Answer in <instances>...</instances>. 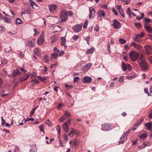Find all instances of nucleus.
Returning a JSON list of instances; mask_svg holds the SVG:
<instances>
[{
    "mask_svg": "<svg viewBox=\"0 0 152 152\" xmlns=\"http://www.w3.org/2000/svg\"><path fill=\"white\" fill-rule=\"evenodd\" d=\"M129 56L130 59L133 61H135L138 59L139 54L137 52L132 51L130 52Z\"/></svg>",
    "mask_w": 152,
    "mask_h": 152,
    "instance_id": "obj_1",
    "label": "nucleus"
},
{
    "mask_svg": "<svg viewBox=\"0 0 152 152\" xmlns=\"http://www.w3.org/2000/svg\"><path fill=\"white\" fill-rule=\"evenodd\" d=\"M61 22L66 21L68 19V15L66 11L64 10L61 11L60 15Z\"/></svg>",
    "mask_w": 152,
    "mask_h": 152,
    "instance_id": "obj_2",
    "label": "nucleus"
},
{
    "mask_svg": "<svg viewBox=\"0 0 152 152\" xmlns=\"http://www.w3.org/2000/svg\"><path fill=\"white\" fill-rule=\"evenodd\" d=\"M139 63L143 71H147L149 69V66L145 61H142Z\"/></svg>",
    "mask_w": 152,
    "mask_h": 152,
    "instance_id": "obj_3",
    "label": "nucleus"
},
{
    "mask_svg": "<svg viewBox=\"0 0 152 152\" xmlns=\"http://www.w3.org/2000/svg\"><path fill=\"white\" fill-rule=\"evenodd\" d=\"M143 121V118H141L139 119L137 121V122L133 125L132 128L133 130L136 129L141 124L142 122Z\"/></svg>",
    "mask_w": 152,
    "mask_h": 152,
    "instance_id": "obj_4",
    "label": "nucleus"
},
{
    "mask_svg": "<svg viewBox=\"0 0 152 152\" xmlns=\"http://www.w3.org/2000/svg\"><path fill=\"white\" fill-rule=\"evenodd\" d=\"M71 119H69L66 122H65L62 125V128L64 132L67 133L69 132V127L68 125L70 123Z\"/></svg>",
    "mask_w": 152,
    "mask_h": 152,
    "instance_id": "obj_5",
    "label": "nucleus"
},
{
    "mask_svg": "<svg viewBox=\"0 0 152 152\" xmlns=\"http://www.w3.org/2000/svg\"><path fill=\"white\" fill-rule=\"evenodd\" d=\"M83 26V24H77L72 27V29L75 32L78 33L80 31Z\"/></svg>",
    "mask_w": 152,
    "mask_h": 152,
    "instance_id": "obj_6",
    "label": "nucleus"
},
{
    "mask_svg": "<svg viewBox=\"0 0 152 152\" xmlns=\"http://www.w3.org/2000/svg\"><path fill=\"white\" fill-rule=\"evenodd\" d=\"M44 35L45 34L44 32H42L37 40V43L38 45H40L43 44L44 41Z\"/></svg>",
    "mask_w": 152,
    "mask_h": 152,
    "instance_id": "obj_7",
    "label": "nucleus"
},
{
    "mask_svg": "<svg viewBox=\"0 0 152 152\" xmlns=\"http://www.w3.org/2000/svg\"><path fill=\"white\" fill-rule=\"evenodd\" d=\"M112 129V127L110 124H104L102 126V129L103 131H108Z\"/></svg>",
    "mask_w": 152,
    "mask_h": 152,
    "instance_id": "obj_8",
    "label": "nucleus"
},
{
    "mask_svg": "<svg viewBox=\"0 0 152 152\" xmlns=\"http://www.w3.org/2000/svg\"><path fill=\"white\" fill-rule=\"evenodd\" d=\"M112 25L115 29L120 28L121 27V25L120 23L116 19H115L113 20V23Z\"/></svg>",
    "mask_w": 152,
    "mask_h": 152,
    "instance_id": "obj_9",
    "label": "nucleus"
},
{
    "mask_svg": "<svg viewBox=\"0 0 152 152\" xmlns=\"http://www.w3.org/2000/svg\"><path fill=\"white\" fill-rule=\"evenodd\" d=\"M145 48L147 53L148 54H150L152 52V47L150 45H146L145 46Z\"/></svg>",
    "mask_w": 152,
    "mask_h": 152,
    "instance_id": "obj_10",
    "label": "nucleus"
},
{
    "mask_svg": "<svg viewBox=\"0 0 152 152\" xmlns=\"http://www.w3.org/2000/svg\"><path fill=\"white\" fill-rule=\"evenodd\" d=\"M92 79L88 76H85L83 79V82L84 83H90Z\"/></svg>",
    "mask_w": 152,
    "mask_h": 152,
    "instance_id": "obj_11",
    "label": "nucleus"
},
{
    "mask_svg": "<svg viewBox=\"0 0 152 152\" xmlns=\"http://www.w3.org/2000/svg\"><path fill=\"white\" fill-rule=\"evenodd\" d=\"M145 126L146 127L147 130L150 131L152 130V122L145 123Z\"/></svg>",
    "mask_w": 152,
    "mask_h": 152,
    "instance_id": "obj_12",
    "label": "nucleus"
},
{
    "mask_svg": "<svg viewBox=\"0 0 152 152\" xmlns=\"http://www.w3.org/2000/svg\"><path fill=\"white\" fill-rule=\"evenodd\" d=\"M57 8V6L55 4H51L48 6V9L51 12H53Z\"/></svg>",
    "mask_w": 152,
    "mask_h": 152,
    "instance_id": "obj_13",
    "label": "nucleus"
},
{
    "mask_svg": "<svg viewBox=\"0 0 152 152\" xmlns=\"http://www.w3.org/2000/svg\"><path fill=\"white\" fill-rule=\"evenodd\" d=\"M30 76V75H27V74L24 75V76H20V81H23L26 80Z\"/></svg>",
    "mask_w": 152,
    "mask_h": 152,
    "instance_id": "obj_14",
    "label": "nucleus"
},
{
    "mask_svg": "<svg viewBox=\"0 0 152 152\" xmlns=\"http://www.w3.org/2000/svg\"><path fill=\"white\" fill-rule=\"evenodd\" d=\"M130 45H133L137 50H138L141 49L142 48L141 45L134 42H132Z\"/></svg>",
    "mask_w": 152,
    "mask_h": 152,
    "instance_id": "obj_15",
    "label": "nucleus"
},
{
    "mask_svg": "<svg viewBox=\"0 0 152 152\" xmlns=\"http://www.w3.org/2000/svg\"><path fill=\"white\" fill-rule=\"evenodd\" d=\"M20 74V73L19 71V70L16 69L13 70L12 73V75L13 77H16Z\"/></svg>",
    "mask_w": 152,
    "mask_h": 152,
    "instance_id": "obj_16",
    "label": "nucleus"
},
{
    "mask_svg": "<svg viewBox=\"0 0 152 152\" xmlns=\"http://www.w3.org/2000/svg\"><path fill=\"white\" fill-rule=\"evenodd\" d=\"M131 129H129L126 133L124 132L122 137L120 138V139L122 140L126 138Z\"/></svg>",
    "mask_w": 152,
    "mask_h": 152,
    "instance_id": "obj_17",
    "label": "nucleus"
},
{
    "mask_svg": "<svg viewBox=\"0 0 152 152\" xmlns=\"http://www.w3.org/2000/svg\"><path fill=\"white\" fill-rule=\"evenodd\" d=\"M97 14L99 18H102L104 16L105 14L104 11L100 10L98 11Z\"/></svg>",
    "mask_w": 152,
    "mask_h": 152,
    "instance_id": "obj_18",
    "label": "nucleus"
},
{
    "mask_svg": "<svg viewBox=\"0 0 152 152\" xmlns=\"http://www.w3.org/2000/svg\"><path fill=\"white\" fill-rule=\"evenodd\" d=\"M90 15L89 17V18L91 19L94 17L95 11L94 8H93L91 10H90Z\"/></svg>",
    "mask_w": 152,
    "mask_h": 152,
    "instance_id": "obj_19",
    "label": "nucleus"
},
{
    "mask_svg": "<svg viewBox=\"0 0 152 152\" xmlns=\"http://www.w3.org/2000/svg\"><path fill=\"white\" fill-rule=\"evenodd\" d=\"M144 28L146 29L148 32L151 33H152V28L150 26V25H146L144 26Z\"/></svg>",
    "mask_w": 152,
    "mask_h": 152,
    "instance_id": "obj_20",
    "label": "nucleus"
},
{
    "mask_svg": "<svg viewBox=\"0 0 152 152\" xmlns=\"http://www.w3.org/2000/svg\"><path fill=\"white\" fill-rule=\"evenodd\" d=\"M31 147L30 152H37V148L35 144L31 145Z\"/></svg>",
    "mask_w": 152,
    "mask_h": 152,
    "instance_id": "obj_21",
    "label": "nucleus"
},
{
    "mask_svg": "<svg viewBox=\"0 0 152 152\" xmlns=\"http://www.w3.org/2000/svg\"><path fill=\"white\" fill-rule=\"evenodd\" d=\"M35 39H34L32 41H29L28 42V45L31 47H34L35 46L34 42L35 41Z\"/></svg>",
    "mask_w": 152,
    "mask_h": 152,
    "instance_id": "obj_22",
    "label": "nucleus"
},
{
    "mask_svg": "<svg viewBox=\"0 0 152 152\" xmlns=\"http://www.w3.org/2000/svg\"><path fill=\"white\" fill-rule=\"evenodd\" d=\"M95 50V49L91 47V48L90 49L88 50L86 52V54H89L91 53H92Z\"/></svg>",
    "mask_w": 152,
    "mask_h": 152,
    "instance_id": "obj_23",
    "label": "nucleus"
},
{
    "mask_svg": "<svg viewBox=\"0 0 152 152\" xmlns=\"http://www.w3.org/2000/svg\"><path fill=\"white\" fill-rule=\"evenodd\" d=\"M34 54L39 56L40 55V50L38 48H35L34 50Z\"/></svg>",
    "mask_w": 152,
    "mask_h": 152,
    "instance_id": "obj_24",
    "label": "nucleus"
},
{
    "mask_svg": "<svg viewBox=\"0 0 152 152\" xmlns=\"http://www.w3.org/2000/svg\"><path fill=\"white\" fill-rule=\"evenodd\" d=\"M145 23L144 26L146 25H150V24L148 23L150 22L151 21V20L149 18H145L144 19Z\"/></svg>",
    "mask_w": 152,
    "mask_h": 152,
    "instance_id": "obj_25",
    "label": "nucleus"
},
{
    "mask_svg": "<svg viewBox=\"0 0 152 152\" xmlns=\"http://www.w3.org/2000/svg\"><path fill=\"white\" fill-rule=\"evenodd\" d=\"M127 64H126L124 62H122V70L124 71H125L127 70Z\"/></svg>",
    "mask_w": 152,
    "mask_h": 152,
    "instance_id": "obj_26",
    "label": "nucleus"
},
{
    "mask_svg": "<svg viewBox=\"0 0 152 152\" xmlns=\"http://www.w3.org/2000/svg\"><path fill=\"white\" fill-rule=\"evenodd\" d=\"M61 46H64L66 42V39L64 37H61Z\"/></svg>",
    "mask_w": 152,
    "mask_h": 152,
    "instance_id": "obj_27",
    "label": "nucleus"
},
{
    "mask_svg": "<svg viewBox=\"0 0 152 152\" xmlns=\"http://www.w3.org/2000/svg\"><path fill=\"white\" fill-rule=\"evenodd\" d=\"M92 66V64L91 63H88L86 64L85 66L83 67V69H84V68H86V71H88L89 68L91 67Z\"/></svg>",
    "mask_w": 152,
    "mask_h": 152,
    "instance_id": "obj_28",
    "label": "nucleus"
},
{
    "mask_svg": "<svg viewBox=\"0 0 152 152\" xmlns=\"http://www.w3.org/2000/svg\"><path fill=\"white\" fill-rule=\"evenodd\" d=\"M78 133H78V131L77 130L72 129V130L70 132V133H69V135L72 134L74 135L75 134H77Z\"/></svg>",
    "mask_w": 152,
    "mask_h": 152,
    "instance_id": "obj_29",
    "label": "nucleus"
},
{
    "mask_svg": "<svg viewBox=\"0 0 152 152\" xmlns=\"http://www.w3.org/2000/svg\"><path fill=\"white\" fill-rule=\"evenodd\" d=\"M67 118L66 117V116H65L64 115V116L61 117L59 119V121L60 122H62L63 121H64L65 119H67Z\"/></svg>",
    "mask_w": 152,
    "mask_h": 152,
    "instance_id": "obj_30",
    "label": "nucleus"
},
{
    "mask_svg": "<svg viewBox=\"0 0 152 152\" xmlns=\"http://www.w3.org/2000/svg\"><path fill=\"white\" fill-rule=\"evenodd\" d=\"M147 136V135L146 134H142L140 136V138L142 140H144L146 139Z\"/></svg>",
    "mask_w": 152,
    "mask_h": 152,
    "instance_id": "obj_31",
    "label": "nucleus"
},
{
    "mask_svg": "<svg viewBox=\"0 0 152 152\" xmlns=\"http://www.w3.org/2000/svg\"><path fill=\"white\" fill-rule=\"evenodd\" d=\"M48 56L47 55H45L44 57V61L46 63H47L49 62Z\"/></svg>",
    "mask_w": 152,
    "mask_h": 152,
    "instance_id": "obj_32",
    "label": "nucleus"
},
{
    "mask_svg": "<svg viewBox=\"0 0 152 152\" xmlns=\"http://www.w3.org/2000/svg\"><path fill=\"white\" fill-rule=\"evenodd\" d=\"M58 56V54L57 53H52L51 56L52 59H56L57 58Z\"/></svg>",
    "mask_w": 152,
    "mask_h": 152,
    "instance_id": "obj_33",
    "label": "nucleus"
},
{
    "mask_svg": "<svg viewBox=\"0 0 152 152\" xmlns=\"http://www.w3.org/2000/svg\"><path fill=\"white\" fill-rule=\"evenodd\" d=\"M51 43H53L55 42L56 40V37L55 36H53L50 37Z\"/></svg>",
    "mask_w": 152,
    "mask_h": 152,
    "instance_id": "obj_34",
    "label": "nucleus"
},
{
    "mask_svg": "<svg viewBox=\"0 0 152 152\" xmlns=\"http://www.w3.org/2000/svg\"><path fill=\"white\" fill-rule=\"evenodd\" d=\"M134 41L137 42L139 43L141 41V40L136 35V37L134 39Z\"/></svg>",
    "mask_w": 152,
    "mask_h": 152,
    "instance_id": "obj_35",
    "label": "nucleus"
},
{
    "mask_svg": "<svg viewBox=\"0 0 152 152\" xmlns=\"http://www.w3.org/2000/svg\"><path fill=\"white\" fill-rule=\"evenodd\" d=\"M136 35L140 39V38L143 37L144 36V34L142 32L140 34H137Z\"/></svg>",
    "mask_w": 152,
    "mask_h": 152,
    "instance_id": "obj_36",
    "label": "nucleus"
},
{
    "mask_svg": "<svg viewBox=\"0 0 152 152\" xmlns=\"http://www.w3.org/2000/svg\"><path fill=\"white\" fill-rule=\"evenodd\" d=\"M53 29L55 30L57 29L58 30L55 31H60L61 30V28L60 27L56 26L54 27Z\"/></svg>",
    "mask_w": 152,
    "mask_h": 152,
    "instance_id": "obj_37",
    "label": "nucleus"
},
{
    "mask_svg": "<svg viewBox=\"0 0 152 152\" xmlns=\"http://www.w3.org/2000/svg\"><path fill=\"white\" fill-rule=\"evenodd\" d=\"M143 145H144L143 147H142V148H145V147L147 146H149L150 145L149 144V143H148L146 142H144L143 143Z\"/></svg>",
    "mask_w": 152,
    "mask_h": 152,
    "instance_id": "obj_38",
    "label": "nucleus"
},
{
    "mask_svg": "<svg viewBox=\"0 0 152 152\" xmlns=\"http://www.w3.org/2000/svg\"><path fill=\"white\" fill-rule=\"evenodd\" d=\"M88 21L87 20H86L84 23L83 28H85L87 27L88 25Z\"/></svg>",
    "mask_w": 152,
    "mask_h": 152,
    "instance_id": "obj_39",
    "label": "nucleus"
},
{
    "mask_svg": "<svg viewBox=\"0 0 152 152\" xmlns=\"http://www.w3.org/2000/svg\"><path fill=\"white\" fill-rule=\"evenodd\" d=\"M38 107V106H37L36 107L34 108L31 111L30 113V117H31L32 115L34 114V113L35 112V110L37 109V108Z\"/></svg>",
    "mask_w": 152,
    "mask_h": 152,
    "instance_id": "obj_40",
    "label": "nucleus"
},
{
    "mask_svg": "<svg viewBox=\"0 0 152 152\" xmlns=\"http://www.w3.org/2000/svg\"><path fill=\"white\" fill-rule=\"evenodd\" d=\"M119 42L120 43L122 44H124L126 42V41L125 39L121 38H120L119 39Z\"/></svg>",
    "mask_w": 152,
    "mask_h": 152,
    "instance_id": "obj_41",
    "label": "nucleus"
},
{
    "mask_svg": "<svg viewBox=\"0 0 152 152\" xmlns=\"http://www.w3.org/2000/svg\"><path fill=\"white\" fill-rule=\"evenodd\" d=\"M131 9L130 8H128L127 9V13L128 15H129V16H130L131 15Z\"/></svg>",
    "mask_w": 152,
    "mask_h": 152,
    "instance_id": "obj_42",
    "label": "nucleus"
},
{
    "mask_svg": "<svg viewBox=\"0 0 152 152\" xmlns=\"http://www.w3.org/2000/svg\"><path fill=\"white\" fill-rule=\"evenodd\" d=\"M144 56L142 54L140 55V58L139 59V61H145L143 59Z\"/></svg>",
    "mask_w": 152,
    "mask_h": 152,
    "instance_id": "obj_43",
    "label": "nucleus"
},
{
    "mask_svg": "<svg viewBox=\"0 0 152 152\" xmlns=\"http://www.w3.org/2000/svg\"><path fill=\"white\" fill-rule=\"evenodd\" d=\"M22 22L21 20L19 18H17L16 20V23L17 24H20Z\"/></svg>",
    "mask_w": 152,
    "mask_h": 152,
    "instance_id": "obj_44",
    "label": "nucleus"
},
{
    "mask_svg": "<svg viewBox=\"0 0 152 152\" xmlns=\"http://www.w3.org/2000/svg\"><path fill=\"white\" fill-rule=\"evenodd\" d=\"M134 24L136 26L139 28H140L142 26L141 23H135Z\"/></svg>",
    "mask_w": 152,
    "mask_h": 152,
    "instance_id": "obj_45",
    "label": "nucleus"
},
{
    "mask_svg": "<svg viewBox=\"0 0 152 152\" xmlns=\"http://www.w3.org/2000/svg\"><path fill=\"white\" fill-rule=\"evenodd\" d=\"M80 80V78L78 77H75L74 78V83H75L78 82Z\"/></svg>",
    "mask_w": 152,
    "mask_h": 152,
    "instance_id": "obj_46",
    "label": "nucleus"
},
{
    "mask_svg": "<svg viewBox=\"0 0 152 152\" xmlns=\"http://www.w3.org/2000/svg\"><path fill=\"white\" fill-rule=\"evenodd\" d=\"M65 116H66L67 118L69 117L71 114L69 113L67 111H66L65 113V114L64 115Z\"/></svg>",
    "mask_w": 152,
    "mask_h": 152,
    "instance_id": "obj_47",
    "label": "nucleus"
},
{
    "mask_svg": "<svg viewBox=\"0 0 152 152\" xmlns=\"http://www.w3.org/2000/svg\"><path fill=\"white\" fill-rule=\"evenodd\" d=\"M56 129L58 133L59 134H60L61 132V128L58 125L57 126Z\"/></svg>",
    "mask_w": 152,
    "mask_h": 152,
    "instance_id": "obj_48",
    "label": "nucleus"
},
{
    "mask_svg": "<svg viewBox=\"0 0 152 152\" xmlns=\"http://www.w3.org/2000/svg\"><path fill=\"white\" fill-rule=\"evenodd\" d=\"M53 51L55 53H56L59 52L60 50L58 49L56 47H54L53 48Z\"/></svg>",
    "mask_w": 152,
    "mask_h": 152,
    "instance_id": "obj_49",
    "label": "nucleus"
},
{
    "mask_svg": "<svg viewBox=\"0 0 152 152\" xmlns=\"http://www.w3.org/2000/svg\"><path fill=\"white\" fill-rule=\"evenodd\" d=\"M34 120V119L33 118H28L27 119H26L25 121V123H26V122L31 121H33Z\"/></svg>",
    "mask_w": 152,
    "mask_h": 152,
    "instance_id": "obj_50",
    "label": "nucleus"
},
{
    "mask_svg": "<svg viewBox=\"0 0 152 152\" xmlns=\"http://www.w3.org/2000/svg\"><path fill=\"white\" fill-rule=\"evenodd\" d=\"M31 82H33L35 84L38 83L39 82L36 79L32 80L31 81Z\"/></svg>",
    "mask_w": 152,
    "mask_h": 152,
    "instance_id": "obj_51",
    "label": "nucleus"
},
{
    "mask_svg": "<svg viewBox=\"0 0 152 152\" xmlns=\"http://www.w3.org/2000/svg\"><path fill=\"white\" fill-rule=\"evenodd\" d=\"M121 2H125V3H124L125 4H128L130 2V0H122L121 1Z\"/></svg>",
    "mask_w": 152,
    "mask_h": 152,
    "instance_id": "obj_52",
    "label": "nucleus"
},
{
    "mask_svg": "<svg viewBox=\"0 0 152 152\" xmlns=\"http://www.w3.org/2000/svg\"><path fill=\"white\" fill-rule=\"evenodd\" d=\"M4 22H7V23H9V18L6 17H4Z\"/></svg>",
    "mask_w": 152,
    "mask_h": 152,
    "instance_id": "obj_53",
    "label": "nucleus"
},
{
    "mask_svg": "<svg viewBox=\"0 0 152 152\" xmlns=\"http://www.w3.org/2000/svg\"><path fill=\"white\" fill-rule=\"evenodd\" d=\"M64 138L66 141H67L68 140V136L66 134H64Z\"/></svg>",
    "mask_w": 152,
    "mask_h": 152,
    "instance_id": "obj_54",
    "label": "nucleus"
},
{
    "mask_svg": "<svg viewBox=\"0 0 152 152\" xmlns=\"http://www.w3.org/2000/svg\"><path fill=\"white\" fill-rule=\"evenodd\" d=\"M38 77L39 79L41 81H44L46 79V78L44 77H42L41 76H39Z\"/></svg>",
    "mask_w": 152,
    "mask_h": 152,
    "instance_id": "obj_55",
    "label": "nucleus"
},
{
    "mask_svg": "<svg viewBox=\"0 0 152 152\" xmlns=\"http://www.w3.org/2000/svg\"><path fill=\"white\" fill-rule=\"evenodd\" d=\"M124 81V76H121L120 77L119 79V82L120 83L123 82Z\"/></svg>",
    "mask_w": 152,
    "mask_h": 152,
    "instance_id": "obj_56",
    "label": "nucleus"
},
{
    "mask_svg": "<svg viewBox=\"0 0 152 152\" xmlns=\"http://www.w3.org/2000/svg\"><path fill=\"white\" fill-rule=\"evenodd\" d=\"M44 69H42V72H43L45 73H46L47 72V68L46 66H44Z\"/></svg>",
    "mask_w": 152,
    "mask_h": 152,
    "instance_id": "obj_57",
    "label": "nucleus"
},
{
    "mask_svg": "<svg viewBox=\"0 0 152 152\" xmlns=\"http://www.w3.org/2000/svg\"><path fill=\"white\" fill-rule=\"evenodd\" d=\"M79 37L78 36L75 35L73 37V39L75 40H76L78 39H79Z\"/></svg>",
    "mask_w": 152,
    "mask_h": 152,
    "instance_id": "obj_58",
    "label": "nucleus"
},
{
    "mask_svg": "<svg viewBox=\"0 0 152 152\" xmlns=\"http://www.w3.org/2000/svg\"><path fill=\"white\" fill-rule=\"evenodd\" d=\"M90 39V37L89 36L87 37L85 39L86 40L87 42V44H89V41Z\"/></svg>",
    "mask_w": 152,
    "mask_h": 152,
    "instance_id": "obj_59",
    "label": "nucleus"
},
{
    "mask_svg": "<svg viewBox=\"0 0 152 152\" xmlns=\"http://www.w3.org/2000/svg\"><path fill=\"white\" fill-rule=\"evenodd\" d=\"M39 128L41 132H42L44 133V130L43 129V126L42 125H41L39 127Z\"/></svg>",
    "mask_w": 152,
    "mask_h": 152,
    "instance_id": "obj_60",
    "label": "nucleus"
},
{
    "mask_svg": "<svg viewBox=\"0 0 152 152\" xmlns=\"http://www.w3.org/2000/svg\"><path fill=\"white\" fill-rule=\"evenodd\" d=\"M107 48V50H108V52L110 53L111 52V48H110V44L109 43H108Z\"/></svg>",
    "mask_w": 152,
    "mask_h": 152,
    "instance_id": "obj_61",
    "label": "nucleus"
},
{
    "mask_svg": "<svg viewBox=\"0 0 152 152\" xmlns=\"http://www.w3.org/2000/svg\"><path fill=\"white\" fill-rule=\"evenodd\" d=\"M20 70L23 73H25L26 72V70L24 69L23 68H19Z\"/></svg>",
    "mask_w": 152,
    "mask_h": 152,
    "instance_id": "obj_62",
    "label": "nucleus"
},
{
    "mask_svg": "<svg viewBox=\"0 0 152 152\" xmlns=\"http://www.w3.org/2000/svg\"><path fill=\"white\" fill-rule=\"evenodd\" d=\"M1 119L2 121V123L1 124L2 125H4L5 124V121L3 117H1Z\"/></svg>",
    "mask_w": 152,
    "mask_h": 152,
    "instance_id": "obj_63",
    "label": "nucleus"
},
{
    "mask_svg": "<svg viewBox=\"0 0 152 152\" xmlns=\"http://www.w3.org/2000/svg\"><path fill=\"white\" fill-rule=\"evenodd\" d=\"M131 69H132V67H131V66L129 64H127V69H128L129 70H130Z\"/></svg>",
    "mask_w": 152,
    "mask_h": 152,
    "instance_id": "obj_64",
    "label": "nucleus"
}]
</instances>
